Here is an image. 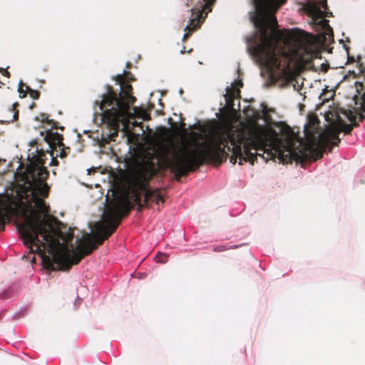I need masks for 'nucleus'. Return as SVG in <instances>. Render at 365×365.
<instances>
[{
  "instance_id": "f257e3e1",
  "label": "nucleus",
  "mask_w": 365,
  "mask_h": 365,
  "mask_svg": "<svg viewBox=\"0 0 365 365\" xmlns=\"http://www.w3.org/2000/svg\"><path fill=\"white\" fill-rule=\"evenodd\" d=\"M286 0H252L255 14L251 21L255 33L250 40L248 51L254 59L267 68H286L281 64L282 58L287 68H317L319 51L332 39V31L323 17L327 13L326 2H310L307 11L322 29L317 36L302 31L277 29L274 14Z\"/></svg>"
},
{
  "instance_id": "f03ea898",
  "label": "nucleus",
  "mask_w": 365,
  "mask_h": 365,
  "mask_svg": "<svg viewBox=\"0 0 365 365\" xmlns=\"http://www.w3.org/2000/svg\"><path fill=\"white\" fill-rule=\"evenodd\" d=\"M49 175L47 169L38 163H29L22 173H16V180L21 182L17 193L22 205L24 222L17 226L24 244L29 247L53 249L59 245L56 238L58 230L46 217L49 206L44 201L49 193L50 187L46 182Z\"/></svg>"
},
{
  "instance_id": "7ed1b4c3",
  "label": "nucleus",
  "mask_w": 365,
  "mask_h": 365,
  "mask_svg": "<svg viewBox=\"0 0 365 365\" xmlns=\"http://www.w3.org/2000/svg\"><path fill=\"white\" fill-rule=\"evenodd\" d=\"M130 208L128 200L113 201L104 212L103 222L97 224V233L93 236L94 241L90 238H78L76 247L71 243L70 247L68 245H64L61 250L55 251L51 256L43 257L44 267L51 271H68L72 265L78 264L84 257L91 255L108 239L120 225V215H128Z\"/></svg>"
},
{
  "instance_id": "20e7f679",
  "label": "nucleus",
  "mask_w": 365,
  "mask_h": 365,
  "mask_svg": "<svg viewBox=\"0 0 365 365\" xmlns=\"http://www.w3.org/2000/svg\"><path fill=\"white\" fill-rule=\"evenodd\" d=\"M199 147L190 150L184 147L180 152H175L168 165L175 173V179L180 180L189 172L197 170L206 161L221 163L229 156L227 148L210 142L198 143Z\"/></svg>"
},
{
  "instance_id": "39448f33",
  "label": "nucleus",
  "mask_w": 365,
  "mask_h": 365,
  "mask_svg": "<svg viewBox=\"0 0 365 365\" xmlns=\"http://www.w3.org/2000/svg\"><path fill=\"white\" fill-rule=\"evenodd\" d=\"M131 86L128 85L118 94L112 87L108 86L107 92L102 96V99L99 102L96 101L102 112L103 122L110 130L117 131L120 123L127 122L130 114V104L135 101V97L131 95Z\"/></svg>"
},
{
  "instance_id": "423d86ee",
  "label": "nucleus",
  "mask_w": 365,
  "mask_h": 365,
  "mask_svg": "<svg viewBox=\"0 0 365 365\" xmlns=\"http://www.w3.org/2000/svg\"><path fill=\"white\" fill-rule=\"evenodd\" d=\"M267 132L262 126L255 125L249 129L247 138H241L238 141V145H234L231 152L230 162L235 164L237 159L239 158L240 165L244 162H250L254 164L255 155L251 152L252 148L259 150L265 145L267 139Z\"/></svg>"
},
{
  "instance_id": "0eeeda50",
  "label": "nucleus",
  "mask_w": 365,
  "mask_h": 365,
  "mask_svg": "<svg viewBox=\"0 0 365 365\" xmlns=\"http://www.w3.org/2000/svg\"><path fill=\"white\" fill-rule=\"evenodd\" d=\"M262 128L265 130L267 135L266 143L259 150L255 148L251 149L252 153L255 155L254 161L257 159V156L259 155L262 156L265 160L278 158L281 163L285 164L291 163L292 160H299L304 157L305 153H302V155H299L289 147H287L286 150H282L276 132L273 130L269 132L264 127Z\"/></svg>"
},
{
  "instance_id": "6e6552de",
  "label": "nucleus",
  "mask_w": 365,
  "mask_h": 365,
  "mask_svg": "<svg viewBox=\"0 0 365 365\" xmlns=\"http://www.w3.org/2000/svg\"><path fill=\"white\" fill-rule=\"evenodd\" d=\"M339 130H336L335 128H329L324 133H318L314 124L312 125H307L304 127V135L307 145L305 147V150H299V155H302V153H305V155H304V157L302 158L301 160L307 158V151L309 152L311 156L315 160L322 158L323 150L318 147V138L327 142L331 140V146H337L341 141L339 138Z\"/></svg>"
},
{
  "instance_id": "1a4fd4ad",
  "label": "nucleus",
  "mask_w": 365,
  "mask_h": 365,
  "mask_svg": "<svg viewBox=\"0 0 365 365\" xmlns=\"http://www.w3.org/2000/svg\"><path fill=\"white\" fill-rule=\"evenodd\" d=\"M158 168L155 164L151 161H147L143 163L139 168L138 172L137 182L140 187L144 192L143 203L140 202L138 205L137 210L139 212L145 206H148L150 202L164 203L165 200L161 194L160 190L156 189L152 190L148 187L150 180L158 173Z\"/></svg>"
},
{
  "instance_id": "9d476101",
  "label": "nucleus",
  "mask_w": 365,
  "mask_h": 365,
  "mask_svg": "<svg viewBox=\"0 0 365 365\" xmlns=\"http://www.w3.org/2000/svg\"><path fill=\"white\" fill-rule=\"evenodd\" d=\"M361 103L360 106H350L348 108L337 107L335 110L334 117L338 128L336 130L344 132L345 134H350L354 127H357L359 124L356 123V114L359 113L360 109H363L365 112V92L361 97Z\"/></svg>"
},
{
  "instance_id": "9b49d317",
  "label": "nucleus",
  "mask_w": 365,
  "mask_h": 365,
  "mask_svg": "<svg viewBox=\"0 0 365 365\" xmlns=\"http://www.w3.org/2000/svg\"><path fill=\"white\" fill-rule=\"evenodd\" d=\"M260 75L264 78V85L271 86L277 85L284 87L289 84L295 85V77L304 70H260Z\"/></svg>"
},
{
  "instance_id": "f8f14e48",
  "label": "nucleus",
  "mask_w": 365,
  "mask_h": 365,
  "mask_svg": "<svg viewBox=\"0 0 365 365\" xmlns=\"http://www.w3.org/2000/svg\"><path fill=\"white\" fill-rule=\"evenodd\" d=\"M215 0H202L200 5L192 9V17L189 24L186 25L185 30L191 31L198 26L199 24L205 19L206 15L211 11L210 5Z\"/></svg>"
},
{
  "instance_id": "ddd939ff",
  "label": "nucleus",
  "mask_w": 365,
  "mask_h": 365,
  "mask_svg": "<svg viewBox=\"0 0 365 365\" xmlns=\"http://www.w3.org/2000/svg\"><path fill=\"white\" fill-rule=\"evenodd\" d=\"M44 140L48 144L49 148L52 150H56L57 148H60L61 152L58 156L61 158H66L70 152V148H65L63 143V135L57 132H53L52 129L46 130Z\"/></svg>"
},
{
  "instance_id": "4468645a",
  "label": "nucleus",
  "mask_w": 365,
  "mask_h": 365,
  "mask_svg": "<svg viewBox=\"0 0 365 365\" xmlns=\"http://www.w3.org/2000/svg\"><path fill=\"white\" fill-rule=\"evenodd\" d=\"M241 138H247V135L244 136L243 135H239L236 138L233 133H217L212 135L209 142L225 147L227 148V151H230L232 148L229 146L228 144L230 143L231 145L234 147V145H238V141Z\"/></svg>"
},
{
  "instance_id": "2eb2a0df",
  "label": "nucleus",
  "mask_w": 365,
  "mask_h": 365,
  "mask_svg": "<svg viewBox=\"0 0 365 365\" xmlns=\"http://www.w3.org/2000/svg\"><path fill=\"white\" fill-rule=\"evenodd\" d=\"M226 91H227V92L224 95L225 101H226V104L228 106H232L233 105V102L236 97V95L240 93V90L239 89L235 90L234 88H227Z\"/></svg>"
},
{
  "instance_id": "dca6fc26",
  "label": "nucleus",
  "mask_w": 365,
  "mask_h": 365,
  "mask_svg": "<svg viewBox=\"0 0 365 365\" xmlns=\"http://www.w3.org/2000/svg\"><path fill=\"white\" fill-rule=\"evenodd\" d=\"M137 178H138V174L136 175V176L134 179L135 185H133V187L132 188V193H133L134 202L136 204H140L141 202V194H140L139 190H141L142 191H143V190L140 187V186L138 185V184L137 182Z\"/></svg>"
},
{
  "instance_id": "f3484780",
  "label": "nucleus",
  "mask_w": 365,
  "mask_h": 365,
  "mask_svg": "<svg viewBox=\"0 0 365 365\" xmlns=\"http://www.w3.org/2000/svg\"><path fill=\"white\" fill-rule=\"evenodd\" d=\"M40 116L41 118L40 120L41 122L46 123L48 125H51L52 129H58V128H59L61 130H64L63 127H58L57 126L58 123L56 121H55L53 120L48 119L47 115H46V114L41 113Z\"/></svg>"
},
{
  "instance_id": "a211bd4d",
  "label": "nucleus",
  "mask_w": 365,
  "mask_h": 365,
  "mask_svg": "<svg viewBox=\"0 0 365 365\" xmlns=\"http://www.w3.org/2000/svg\"><path fill=\"white\" fill-rule=\"evenodd\" d=\"M282 125L280 132L286 137H289L292 135L293 131L292 128L284 123H280Z\"/></svg>"
},
{
  "instance_id": "6ab92c4d",
  "label": "nucleus",
  "mask_w": 365,
  "mask_h": 365,
  "mask_svg": "<svg viewBox=\"0 0 365 365\" xmlns=\"http://www.w3.org/2000/svg\"><path fill=\"white\" fill-rule=\"evenodd\" d=\"M26 91L30 95V97L33 99H38L40 97V92L36 90L31 89L29 86H26Z\"/></svg>"
},
{
  "instance_id": "aec40b11",
  "label": "nucleus",
  "mask_w": 365,
  "mask_h": 365,
  "mask_svg": "<svg viewBox=\"0 0 365 365\" xmlns=\"http://www.w3.org/2000/svg\"><path fill=\"white\" fill-rule=\"evenodd\" d=\"M17 106H19V103L17 102L13 103L12 105L11 112L14 113V114L12 118L11 119V121L16 120L19 118V110L16 109Z\"/></svg>"
},
{
  "instance_id": "412c9836",
  "label": "nucleus",
  "mask_w": 365,
  "mask_h": 365,
  "mask_svg": "<svg viewBox=\"0 0 365 365\" xmlns=\"http://www.w3.org/2000/svg\"><path fill=\"white\" fill-rule=\"evenodd\" d=\"M168 255H165V254H163V253H160L159 252L157 256H156V258L158 259V262H161V263H165L167 262V259H168Z\"/></svg>"
},
{
  "instance_id": "4be33fe9",
  "label": "nucleus",
  "mask_w": 365,
  "mask_h": 365,
  "mask_svg": "<svg viewBox=\"0 0 365 365\" xmlns=\"http://www.w3.org/2000/svg\"><path fill=\"white\" fill-rule=\"evenodd\" d=\"M5 213L0 210V231L4 230L5 222H4Z\"/></svg>"
},
{
  "instance_id": "5701e85b",
  "label": "nucleus",
  "mask_w": 365,
  "mask_h": 365,
  "mask_svg": "<svg viewBox=\"0 0 365 365\" xmlns=\"http://www.w3.org/2000/svg\"><path fill=\"white\" fill-rule=\"evenodd\" d=\"M243 86V83L242 81V80H236L235 81V82L232 84V88H234V89H239L238 88L239 87H242Z\"/></svg>"
},
{
  "instance_id": "b1692460",
  "label": "nucleus",
  "mask_w": 365,
  "mask_h": 365,
  "mask_svg": "<svg viewBox=\"0 0 365 365\" xmlns=\"http://www.w3.org/2000/svg\"><path fill=\"white\" fill-rule=\"evenodd\" d=\"M227 248L225 245H217L214 247L213 251L215 252H220L227 250Z\"/></svg>"
},
{
  "instance_id": "393cba45",
  "label": "nucleus",
  "mask_w": 365,
  "mask_h": 365,
  "mask_svg": "<svg viewBox=\"0 0 365 365\" xmlns=\"http://www.w3.org/2000/svg\"><path fill=\"white\" fill-rule=\"evenodd\" d=\"M140 115L145 120H149L150 118L149 114H147L146 112L143 110H140Z\"/></svg>"
},
{
  "instance_id": "a878e982",
  "label": "nucleus",
  "mask_w": 365,
  "mask_h": 365,
  "mask_svg": "<svg viewBox=\"0 0 365 365\" xmlns=\"http://www.w3.org/2000/svg\"><path fill=\"white\" fill-rule=\"evenodd\" d=\"M23 86H24V85H23V83H21L19 84V92L20 93H23L22 97H24V96H26V93L24 91Z\"/></svg>"
},
{
  "instance_id": "bb28decb",
  "label": "nucleus",
  "mask_w": 365,
  "mask_h": 365,
  "mask_svg": "<svg viewBox=\"0 0 365 365\" xmlns=\"http://www.w3.org/2000/svg\"><path fill=\"white\" fill-rule=\"evenodd\" d=\"M0 73L4 76H6L7 78L9 77L10 76V73L9 72V70H0Z\"/></svg>"
},
{
  "instance_id": "cd10ccee",
  "label": "nucleus",
  "mask_w": 365,
  "mask_h": 365,
  "mask_svg": "<svg viewBox=\"0 0 365 365\" xmlns=\"http://www.w3.org/2000/svg\"><path fill=\"white\" fill-rule=\"evenodd\" d=\"M353 75V78H355L356 77V73H355V70H349V76Z\"/></svg>"
},
{
  "instance_id": "c85d7f7f",
  "label": "nucleus",
  "mask_w": 365,
  "mask_h": 365,
  "mask_svg": "<svg viewBox=\"0 0 365 365\" xmlns=\"http://www.w3.org/2000/svg\"><path fill=\"white\" fill-rule=\"evenodd\" d=\"M73 234H71L68 236L67 239H66V243L68 244L73 239Z\"/></svg>"
},
{
  "instance_id": "c756f323",
  "label": "nucleus",
  "mask_w": 365,
  "mask_h": 365,
  "mask_svg": "<svg viewBox=\"0 0 365 365\" xmlns=\"http://www.w3.org/2000/svg\"><path fill=\"white\" fill-rule=\"evenodd\" d=\"M322 68H323V69H325V68H328V65L324 63H320Z\"/></svg>"
},
{
  "instance_id": "7c9ffc66",
  "label": "nucleus",
  "mask_w": 365,
  "mask_h": 365,
  "mask_svg": "<svg viewBox=\"0 0 365 365\" xmlns=\"http://www.w3.org/2000/svg\"><path fill=\"white\" fill-rule=\"evenodd\" d=\"M267 111H268V109H267V108L265 106V107L264 108V109L262 110V113L265 115H267Z\"/></svg>"
},
{
  "instance_id": "2f4dec72",
  "label": "nucleus",
  "mask_w": 365,
  "mask_h": 365,
  "mask_svg": "<svg viewBox=\"0 0 365 365\" xmlns=\"http://www.w3.org/2000/svg\"><path fill=\"white\" fill-rule=\"evenodd\" d=\"M356 88H358V85L361 87V88H362V87H363V83H359V82L356 81ZM359 88H357V90Z\"/></svg>"
},
{
  "instance_id": "473e14b6",
  "label": "nucleus",
  "mask_w": 365,
  "mask_h": 365,
  "mask_svg": "<svg viewBox=\"0 0 365 365\" xmlns=\"http://www.w3.org/2000/svg\"><path fill=\"white\" fill-rule=\"evenodd\" d=\"M364 118H365V115L364 114H362V113L359 114V120L361 121H362Z\"/></svg>"
},
{
  "instance_id": "72a5a7b5",
  "label": "nucleus",
  "mask_w": 365,
  "mask_h": 365,
  "mask_svg": "<svg viewBox=\"0 0 365 365\" xmlns=\"http://www.w3.org/2000/svg\"><path fill=\"white\" fill-rule=\"evenodd\" d=\"M361 60H362V58H361V56H359L357 57V61H358L359 62H361Z\"/></svg>"
},
{
  "instance_id": "f704fd0d",
  "label": "nucleus",
  "mask_w": 365,
  "mask_h": 365,
  "mask_svg": "<svg viewBox=\"0 0 365 365\" xmlns=\"http://www.w3.org/2000/svg\"><path fill=\"white\" fill-rule=\"evenodd\" d=\"M53 163L54 165H57L58 161L53 158Z\"/></svg>"
},
{
  "instance_id": "c9c22d12",
  "label": "nucleus",
  "mask_w": 365,
  "mask_h": 365,
  "mask_svg": "<svg viewBox=\"0 0 365 365\" xmlns=\"http://www.w3.org/2000/svg\"><path fill=\"white\" fill-rule=\"evenodd\" d=\"M187 33H185V34H184V36H183V39L186 38H187Z\"/></svg>"
},
{
  "instance_id": "e433bc0d",
  "label": "nucleus",
  "mask_w": 365,
  "mask_h": 365,
  "mask_svg": "<svg viewBox=\"0 0 365 365\" xmlns=\"http://www.w3.org/2000/svg\"><path fill=\"white\" fill-rule=\"evenodd\" d=\"M354 100L355 101V103L354 104H355V106H356L357 105V102H356V98H354Z\"/></svg>"
},
{
  "instance_id": "4c0bfd02",
  "label": "nucleus",
  "mask_w": 365,
  "mask_h": 365,
  "mask_svg": "<svg viewBox=\"0 0 365 365\" xmlns=\"http://www.w3.org/2000/svg\"><path fill=\"white\" fill-rule=\"evenodd\" d=\"M237 73H238V75H240V69H237Z\"/></svg>"
},
{
  "instance_id": "58836bf2",
  "label": "nucleus",
  "mask_w": 365,
  "mask_h": 365,
  "mask_svg": "<svg viewBox=\"0 0 365 365\" xmlns=\"http://www.w3.org/2000/svg\"><path fill=\"white\" fill-rule=\"evenodd\" d=\"M321 71H323V72H327L328 70L324 69V70H321Z\"/></svg>"
},
{
  "instance_id": "ea45409f",
  "label": "nucleus",
  "mask_w": 365,
  "mask_h": 365,
  "mask_svg": "<svg viewBox=\"0 0 365 365\" xmlns=\"http://www.w3.org/2000/svg\"><path fill=\"white\" fill-rule=\"evenodd\" d=\"M344 68L343 66H340V67H339L338 68Z\"/></svg>"
}]
</instances>
